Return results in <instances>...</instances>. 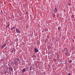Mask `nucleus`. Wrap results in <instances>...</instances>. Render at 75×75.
<instances>
[{"label": "nucleus", "mask_w": 75, "mask_h": 75, "mask_svg": "<svg viewBox=\"0 0 75 75\" xmlns=\"http://www.w3.org/2000/svg\"><path fill=\"white\" fill-rule=\"evenodd\" d=\"M54 61H57V60L56 59H54Z\"/></svg>", "instance_id": "obj_14"}, {"label": "nucleus", "mask_w": 75, "mask_h": 75, "mask_svg": "<svg viewBox=\"0 0 75 75\" xmlns=\"http://www.w3.org/2000/svg\"><path fill=\"white\" fill-rule=\"evenodd\" d=\"M47 38H50V36L49 35H47Z\"/></svg>", "instance_id": "obj_12"}, {"label": "nucleus", "mask_w": 75, "mask_h": 75, "mask_svg": "<svg viewBox=\"0 0 75 75\" xmlns=\"http://www.w3.org/2000/svg\"><path fill=\"white\" fill-rule=\"evenodd\" d=\"M43 74H45V72H44L43 73Z\"/></svg>", "instance_id": "obj_15"}, {"label": "nucleus", "mask_w": 75, "mask_h": 75, "mask_svg": "<svg viewBox=\"0 0 75 75\" xmlns=\"http://www.w3.org/2000/svg\"><path fill=\"white\" fill-rule=\"evenodd\" d=\"M47 31H48V30H47Z\"/></svg>", "instance_id": "obj_20"}, {"label": "nucleus", "mask_w": 75, "mask_h": 75, "mask_svg": "<svg viewBox=\"0 0 75 75\" xmlns=\"http://www.w3.org/2000/svg\"><path fill=\"white\" fill-rule=\"evenodd\" d=\"M68 62L69 63H70V64H71V62H72V61L71 60H69L68 61Z\"/></svg>", "instance_id": "obj_9"}, {"label": "nucleus", "mask_w": 75, "mask_h": 75, "mask_svg": "<svg viewBox=\"0 0 75 75\" xmlns=\"http://www.w3.org/2000/svg\"><path fill=\"white\" fill-rule=\"evenodd\" d=\"M8 69H9H9H10V67H9L8 68Z\"/></svg>", "instance_id": "obj_17"}, {"label": "nucleus", "mask_w": 75, "mask_h": 75, "mask_svg": "<svg viewBox=\"0 0 75 75\" xmlns=\"http://www.w3.org/2000/svg\"><path fill=\"white\" fill-rule=\"evenodd\" d=\"M54 11L55 12V13L57 12V8L56 7L54 8Z\"/></svg>", "instance_id": "obj_3"}, {"label": "nucleus", "mask_w": 75, "mask_h": 75, "mask_svg": "<svg viewBox=\"0 0 75 75\" xmlns=\"http://www.w3.org/2000/svg\"><path fill=\"white\" fill-rule=\"evenodd\" d=\"M16 40H18V39H16Z\"/></svg>", "instance_id": "obj_19"}, {"label": "nucleus", "mask_w": 75, "mask_h": 75, "mask_svg": "<svg viewBox=\"0 0 75 75\" xmlns=\"http://www.w3.org/2000/svg\"><path fill=\"white\" fill-rule=\"evenodd\" d=\"M31 68H32V67L31 66L30 67V70H31Z\"/></svg>", "instance_id": "obj_13"}, {"label": "nucleus", "mask_w": 75, "mask_h": 75, "mask_svg": "<svg viewBox=\"0 0 75 75\" xmlns=\"http://www.w3.org/2000/svg\"><path fill=\"white\" fill-rule=\"evenodd\" d=\"M68 75H71V74H70L69 73Z\"/></svg>", "instance_id": "obj_16"}, {"label": "nucleus", "mask_w": 75, "mask_h": 75, "mask_svg": "<svg viewBox=\"0 0 75 75\" xmlns=\"http://www.w3.org/2000/svg\"><path fill=\"white\" fill-rule=\"evenodd\" d=\"M25 69H23L22 70V72H23V73H24V72H25Z\"/></svg>", "instance_id": "obj_7"}, {"label": "nucleus", "mask_w": 75, "mask_h": 75, "mask_svg": "<svg viewBox=\"0 0 75 75\" xmlns=\"http://www.w3.org/2000/svg\"><path fill=\"white\" fill-rule=\"evenodd\" d=\"M60 28H61V27H58V30H60Z\"/></svg>", "instance_id": "obj_11"}, {"label": "nucleus", "mask_w": 75, "mask_h": 75, "mask_svg": "<svg viewBox=\"0 0 75 75\" xmlns=\"http://www.w3.org/2000/svg\"><path fill=\"white\" fill-rule=\"evenodd\" d=\"M9 24H8L7 25H6V28H7L9 26Z\"/></svg>", "instance_id": "obj_8"}, {"label": "nucleus", "mask_w": 75, "mask_h": 75, "mask_svg": "<svg viewBox=\"0 0 75 75\" xmlns=\"http://www.w3.org/2000/svg\"><path fill=\"white\" fill-rule=\"evenodd\" d=\"M15 60L16 61V63H18V61H19V60H18V59H16Z\"/></svg>", "instance_id": "obj_5"}, {"label": "nucleus", "mask_w": 75, "mask_h": 75, "mask_svg": "<svg viewBox=\"0 0 75 75\" xmlns=\"http://www.w3.org/2000/svg\"><path fill=\"white\" fill-rule=\"evenodd\" d=\"M16 32L17 33H20L21 32V31L20 30H19V29L18 28H16Z\"/></svg>", "instance_id": "obj_1"}, {"label": "nucleus", "mask_w": 75, "mask_h": 75, "mask_svg": "<svg viewBox=\"0 0 75 75\" xmlns=\"http://www.w3.org/2000/svg\"><path fill=\"white\" fill-rule=\"evenodd\" d=\"M14 29H15V27H14L12 28H11V31H13V30H14Z\"/></svg>", "instance_id": "obj_6"}, {"label": "nucleus", "mask_w": 75, "mask_h": 75, "mask_svg": "<svg viewBox=\"0 0 75 75\" xmlns=\"http://www.w3.org/2000/svg\"><path fill=\"white\" fill-rule=\"evenodd\" d=\"M10 70L11 71H13V68H12L11 67H10Z\"/></svg>", "instance_id": "obj_10"}, {"label": "nucleus", "mask_w": 75, "mask_h": 75, "mask_svg": "<svg viewBox=\"0 0 75 75\" xmlns=\"http://www.w3.org/2000/svg\"><path fill=\"white\" fill-rule=\"evenodd\" d=\"M6 43H4L3 45H2L1 46V47L2 48H4V47L6 46Z\"/></svg>", "instance_id": "obj_2"}, {"label": "nucleus", "mask_w": 75, "mask_h": 75, "mask_svg": "<svg viewBox=\"0 0 75 75\" xmlns=\"http://www.w3.org/2000/svg\"><path fill=\"white\" fill-rule=\"evenodd\" d=\"M35 51V52H38V50L37 49L35 48L34 49Z\"/></svg>", "instance_id": "obj_4"}, {"label": "nucleus", "mask_w": 75, "mask_h": 75, "mask_svg": "<svg viewBox=\"0 0 75 75\" xmlns=\"http://www.w3.org/2000/svg\"><path fill=\"white\" fill-rule=\"evenodd\" d=\"M7 72H8V70H7Z\"/></svg>", "instance_id": "obj_18"}]
</instances>
